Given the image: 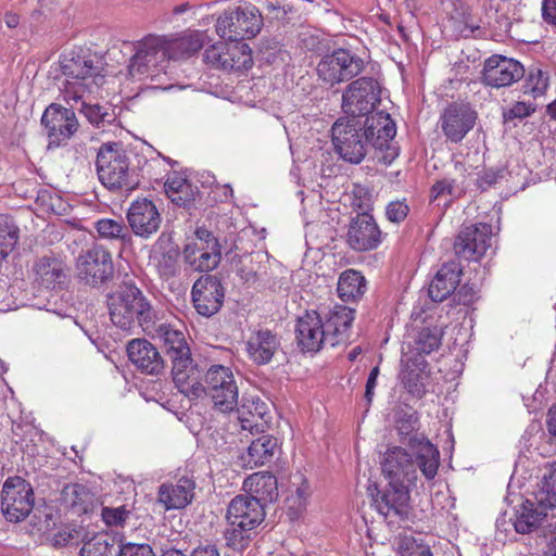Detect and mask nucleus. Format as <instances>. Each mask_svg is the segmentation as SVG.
Returning a JSON list of instances; mask_svg holds the SVG:
<instances>
[{
	"mask_svg": "<svg viewBox=\"0 0 556 556\" xmlns=\"http://www.w3.org/2000/svg\"><path fill=\"white\" fill-rule=\"evenodd\" d=\"M546 508L541 506L540 503L536 506L533 502L525 501L516 511L515 530L522 534L534 531L547 517L544 511Z\"/></svg>",
	"mask_w": 556,
	"mask_h": 556,
	"instance_id": "obj_37",
	"label": "nucleus"
},
{
	"mask_svg": "<svg viewBox=\"0 0 556 556\" xmlns=\"http://www.w3.org/2000/svg\"><path fill=\"white\" fill-rule=\"evenodd\" d=\"M352 205L359 211L358 214L369 213L374 205L372 192L367 187L355 186L353 189Z\"/></svg>",
	"mask_w": 556,
	"mask_h": 556,
	"instance_id": "obj_48",
	"label": "nucleus"
},
{
	"mask_svg": "<svg viewBox=\"0 0 556 556\" xmlns=\"http://www.w3.org/2000/svg\"><path fill=\"white\" fill-rule=\"evenodd\" d=\"M216 33L231 42H243L245 38L255 37L263 27V15L251 1L239 5H229L216 20Z\"/></svg>",
	"mask_w": 556,
	"mask_h": 556,
	"instance_id": "obj_8",
	"label": "nucleus"
},
{
	"mask_svg": "<svg viewBox=\"0 0 556 556\" xmlns=\"http://www.w3.org/2000/svg\"><path fill=\"white\" fill-rule=\"evenodd\" d=\"M94 228L102 239L116 240L124 245L131 242V233L122 218H101L94 223Z\"/></svg>",
	"mask_w": 556,
	"mask_h": 556,
	"instance_id": "obj_40",
	"label": "nucleus"
},
{
	"mask_svg": "<svg viewBox=\"0 0 556 556\" xmlns=\"http://www.w3.org/2000/svg\"><path fill=\"white\" fill-rule=\"evenodd\" d=\"M190 556H219V551L214 544H201L191 552Z\"/></svg>",
	"mask_w": 556,
	"mask_h": 556,
	"instance_id": "obj_64",
	"label": "nucleus"
},
{
	"mask_svg": "<svg viewBox=\"0 0 556 556\" xmlns=\"http://www.w3.org/2000/svg\"><path fill=\"white\" fill-rule=\"evenodd\" d=\"M87 98H89V96L79 99L77 103L79 106L76 109L85 115L90 124L96 127H105L115 121L116 115L112 109L100 104L87 103Z\"/></svg>",
	"mask_w": 556,
	"mask_h": 556,
	"instance_id": "obj_41",
	"label": "nucleus"
},
{
	"mask_svg": "<svg viewBox=\"0 0 556 556\" xmlns=\"http://www.w3.org/2000/svg\"><path fill=\"white\" fill-rule=\"evenodd\" d=\"M419 418L416 412H402L396 420L397 432L404 444L416 455L422 475L431 480L437 476L440 454L438 448L422 434L417 433Z\"/></svg>",
	"mask_w": 556,
	"mask_h": 556,
	"instance_id": "obj_9",
	"label": "nucleus"
},
{
	"mask_svg": "<svg viewBox=\"0 0 556 556\" xmlns=\"http://www.w3.org/2000/svg\"><path fill=\"white\" fill-rule=\"evenodd\" d=\"M238 420L243 430L251 433L264 432L267 427V407L260 399H243L237 407Z\"/></svg>",
	"mask_w": 556,
	"mask_h": 556,
	"instance_id": "obj_31",
	"label": "nucleus"
},
{
	"mask_svg": "<svg viewBox=\"0 0 556 556\" xmlns=\"http://www.w3.org/2000/svg\"><path fill=\"white\" fill-rule=\"evenodd\" d=\"M263 15V23L276 21H285L287 15L292 11L287 0H254L253 2Z\"/></svg>",
	"mask_w": 556,
	"mask_h": 556,
	"instance_id": "obj_43",
	"label": "nucleus"
},
{
	"mask_svg": "<svg viewBox=\"0 0 556 556\" xmlns=\"http://www.w3.org/2000/svg\"><path fill=\"white\" fill-rule=\"evenodd\" d=\"M542 17L545 23L556 26V0L542 1Z\"/></svg>",
	"mask_w": 556,
	"mask_h": 556,
	"instance_id": "obj_60",
	"label": "nucleus"
},
{
	"mask_svg": "<svg viewBox=\"0 0 556 556\" xmlns=\"http://www.w3.org/2000/svg\"><path fill=\"white\" fill-rule=\"evenodd\" d=\"M462 273L460 264L456 261L443 264L429 286L431 300L442 302L451 295L459 285Z\"/></svg>",
	"mask_w": 556,
	"mask_h": 556,
	"instance_id": "obj_29",
	"label": "nucleus"
},
{
	"mask_svg": "<svg viewBox=\"0 0 556 556\" xmlns=\"http://www.w3.org/2000/svg\"><path fill=\"white\" fill-rule=\"evenodd\" d=\"M366 290L365 277L357 270L348 269L340 275L338 281V295L343 301H355Z\"/></svg>",
	"mask_w": 556,
	"mask_h": 556,
	"instance_id": "obj_38",
	"label": "nucleus"
},
{
	"mask_svg": "<svg viewBox=\"0 0 556 556\" xmlns=\"http://www.w3.org/2000/svg\"><path fill=\"white\" fill-rule=\"evenodd\" d=\"M117 552V556H155L151 546L148 544H118Z\"/></svg>",
	"mask_w": 556,
	"mask_h": 556,
	"instance_id": "obj_54",
	"label": "nucleus"
},
{
	"mask_svg": "<svg viewBox=\"0 0 556 556\" xmlns=\"http://www.w3.org/2000/svg\"><path fill=\"white\" fill-rule=\"evenodd\" d=\"M194 489V481L182 477L175 484L163 483L159 488L157 500L166 510L181 509L193 500Z\"/></svg>",
	"mask_w": 556,
	"mask_h": 556,
	"instance_id": "obj_28",
	"label": "nucleus"
},
{
	"mask_svg": "<svg viewBox=\"0 0 556 556\" xmlns=\"http://www.w3.org/2000/svg\"><path fill=\"white\" fill-rule=\"evenodd\" d=\"M414 456H416L414 454ZM381 468L384 476L390 481H406L413 483L417 479L418 459L401 446H393L386 451L381 462Z\"/></svg>",
	"mask_w": 556,
	"mask_h": 556,
	"instance_id": "obj_22",
	"label": "nucleus"
},
{
	"mask_svg": "<svg viewBox=\"0 0 556 556\" xmlns=\"http://www.w3.org/2000/svg\"><path fill=\"white\" fill-rule=\"evenodd\" d=\"M204 62L223 71L242 72L252 67L251 49L244 42H218L204 52Z\"/></svg>",
	"mask_w": 556,
	"mask_h": 556,
	"instance_id": "obj_14",
	"label": "nucleus"
},
{
	"mask_svg": "<svg viewBox=\"0 0 556 556\" xmlns=\"http://www.w3.org/2000/svg\"><path fill=\"white\" fill-rule=\"evenodd\" d=\"M476 298V290L473 287L464 285L453 295V301L462 305H470Z\"/></svg>",
	"mask_w": 556,
	"mask_h": 556,
	"instance_id": "obj_58",
	"label": "nucleus"
},
{
	"mask_svg": "<svg viewBox=\"0 0 556 556\" xmlns=\"http://www.w3.org/2000/svg\"><path fill=\"white\" fill-rule=\"evenodd\" d=\"M34 502L29 482L18 476L5 480L1 490V511L8 521H23L31 513Z\"/></svg>",
	"mask_w": 556,
	"mask_h": 556,
	"instance_id": "obj_12",
	"label": "nucleus"
},
{
	"mask_svg": "<svg viewBox=\"0 0 556 556\" xmlns=\"http://www.w3.org/2000/svg\"><path fill=\"white\" fill-rule=\"evenodd\" d=\"M208 36L204 31L189 30L175 38H166V50L169 60H180L193 55L198 52Z\"/></svg>",
	"mask_w": 556,
	"mask_h": 556,
	"instance_id": "obj_30",
	"label": "nucleus"
},
{
	"mask_svg": "<svg viewBox=\"0 0 556 556\" xmlns=\"http://www.w3.org/2000/svg\"><path fill=\"white\" fill-rule=\"evenodd\" d=\"M72 109L63 108L60 104L52 103L41 116V125L48 137L49 148L60 147L67 142L78 129V121Z\"/></svg>",
	"mask_w": 556,
	"mask_h": 556,
	"instance_id": "obj_15",
	"label": "nucleus"
},
{
	"mask_svg": "<svg viewBox=\"0 0 556 556\" xmlns=\"http://www.w3.org/2000/svg\"><path fill=\"white\" fill-rule=\"evenodd\" d=\"M175 191L187 193V191H190V185L184 178L167 179V181L165 182L166 194H169Z\"/></svg>",
	"mask_w": 556,
	"mask_h": 556,
	"instance_id": "obj_62",
	"label": "nucleus"
},
{
	"mask_svg": "<svg viewBox=\"0 0 556 556\" xmlns=\"http://www.w3.org/2000/svg\"><path fill=\"white\" fill-rule=\"evenodd\" d=\"M455 195L454 181L448 179H442L437 181L431 188V198L437 200L443 195Z\"/></svg>",
	"mask_w": 556,
	"mask_h": 556,
	"instance_id": "obj_57",
	"label": "nucleus"
},
{
	"mask_svg": "<svg viewBox=\"0 0 556 556\" xmlns=\"http://www.w3.org/2000/svg\"><path fill=\"white\" fill-rule=\"evenodd\" d=\"M333 55L338 63L343 81L351 80L359 75L365 68L364 60L350 50L337 49L333 51Z\"/></svg>",
	"mask_w": 556,
	"mask_h": 556,
	"instance_id": "obj_42",
	"label": "nucleus"
},
{
	"mask_svg": "<svg viewBox=\"0 0 556 556\" xmlns=\"http://www.w3.org/2000/svg\"><path fill=\"white\" fill-rule=\"evenodd\" d=\"M336 152L346 162L359 164L368 152L375 150V157L383 164H391L399 155L393 141L396 127L390 114L380 111L362 119L339 118L331 128Z\"/></svg>",
	"mask_w": 556,
	"mask_h": 556,
	"instance_id": "obj_1",
	"label": "nucleus"
},
{
	"mask_svg": "<svg viewBox=\"0 0 556 556\" xmlns=\"http://www.w3.org/2000/svg\"><path fill=\"white\" fill-rule=\"evenodd\" d=\"M184 261L195 271H210L220 262V248L210 249L201 242H189L182 251Z\"/></svg>",
	"mask_w": 556,
	"mask_h": 556,
	"instance_id": "obj_32",
	"label": "nucleus"
},
{
	"mask_svg": "<svg viewBox=\"0 0 556 556\" xmlns=\"http://www.w3.org/2000/svg\"><path fill=\"white\" fill-rule=\"evenodd\" d=\"M377 510L389 522L405 520L409 514V492L403 481H389L388 486L374 498Z\"/></svg>",
	"mask_w": 556,
	"mask_h": 556,
	"instance_id": "obj_18",
	"label": "nucleus"
},
{
	"mask_svg": "<svg viewBox=\"0 0 556 556\" xmlns=\"http://www.w3.org/2000/svg\"><path fill=\"white\" fill-rule=\"evenodd\" d=\"M548 533L545 534L547 540V548L544 556H556V519L547 523Z\"/></svg>",
	"mask_w": 556,
	"mask_h": 556,
	"instance_id": "obj_61",
	"label": "nucleus"
},
{
	"mask_svg": "<svg viewBox=\"0 0 556 556\" xmlns=\"http://www.w3.org/2000/svg\"><path fill=\"white\" fill-rule=\"evenodd\" d=\"M382 241V231L369 213L357 214L349 224L348 245L356 252L375 250Z\"/></svg>",
	"mask_w": 556,
	"mask_h": 556,
	"instance_id": "obj_21",
	"label": "nucleus"
},
{
	"mask_svg": "<svg viewBox=\"0 0 556 556\" xmlns=\"http://www.w3.org/2000/svg\"><path fill=\"white\" fill-rule=\"evenodd\" d=\"M535 111V108L526 102H516L510 109L504 111L503 118L505 122L513 121L515 118H523L530 116Z\"/></svg>",
	"mask_w": 556,
	"mask_h": 556,
	"instance_id": "obj_55",
	"label": "nucleus"
},
{
	"mask_svg": "<svg viewBox=\"0 0 556 556\" xmlns=\"http://www.w3.org/2000/svg\"><path fill=\"white\" fill-rule=\"evenodd\" d=\"M135 50L128 65V72L132 77L148 74L153 70H163L168 62L166 37L148 36L136 43Z\"/></svg>",
	"mask_w": 556,
	"mask_h": 556,
	"instance_id": "obj_13",
	"label": "nucleus"
},
{
	"mask_svg": "<svg viewBox=\"0 0 556 556\" xmlns=\"http://www.w3.org/2000/svg\"><path fill=\"white\" fill-rule=\"evenodd\" d=\"M243 488L250 494L249 497L256 500L263 507L278 498L277 479L267 471L249 476L243 482Z\"/></svg>",
	"mask_w": 556,
	"mask_h": 556,
	"instance_id": "obj_33",
	"label": "nucleus"
},
{
	"mask_svg": "<svg viewBox=\"0 0 556 556\" xmlns=\"http://www.w3.org/2000/svg\"><path fill=\"white\" fill-rule=\"evenodd\" d=\"M191 295L195 311L204 317H211L220 311L225 290L216 276L204 275L193 283Z\"/></svg>",
	"mask_w": 556,
	"mask_h": 556,
	"instance_id": "obj_20",
	"label": "nucleus"
},
{
	"mask_svg": "<svg viewBox=\"0 0 556 556\" xmlns=\"http://www.w3.org/2000/svg\"><path fill=\"white\" fill-rule=\"evenodd\" d=\"M280 338L276 332L269 329H258L254 331L247 342L248 354L256 365L270 363L274 355L280 351Z\"/></svg>",
	"mask_w": 556,
	"mask_h": 556,
	"instance_id": "obj_27",
	"label": "nucleus"
},
{
	"mask_svg": "<svg viewBox=\"0 0 556 556\" xmlns=\"http://www.w3.org/2000/svg\"><path fill=\"white\" fill-rule=\"evenodd\" d=\"M316 71L319 79L330 87L343 81L333 52L323 56Z\"/></svg>",
	"mask_w": 556,
	"mask_h": 556,
	"instance_id": "obj_46",
	"label": "nucleus"
},
{
	"mask_svg": "<svg viewBox=\"0 0 556 556\" xmlns=\"http://www.w3.org/2000/svg\"><path fill=\"white\" fill-rule=\"evenodd\" d=\"M127 222L136 236L148 239L160 229L162 217L155 204L142 198L130 204Z\"/></svg>",
	"mask_w": 556,
	"mask_h": 556,
	"instance_id": "obj_23",
	"label": "nucleus"
},
{
	"mask_svg": "<svg viewBox=\"0 0 556 556\" xmlns=\"http://www.w3.org/2000/svg\"><path fill=\"white\" fill-rule=\"evenodd\" d=\"M401 556H432L428 545L417 543L413 538H405L401 543Z\"/></svg>",
	"mask_w": 556,
	"mask_h": 556,
	"instance_id": "obj_50",
	"label": "nucleus"
},
{
	"mask_svg": "<svg viewBox=\"0 0 556 556\" xmlns=\"http://www.w3.org/2000/svg\"><path fill=\"white\" fill-rule=\"evenodd\" d=\"M492 227L480 223L463 226L454 240L455 254L467 261L482 257L491 247Z\"/></svg>",
	"mask_w": 556,
	"mask_h": 556,
	"instance_id": "obj_16",
	"label": "nucleus"
},
{
	"mask_svg": "<svg viewBox=\"0 0 556 556\" xmlns=\"http://www.w3.org/2000/svg\"><path fill=\"white\" fill-rule=\"evenodd\" d=\"M118 542L108 533H98L84 542L80 556H117Z\"/></svg>",
	"mask_w": 556,
	"mask_h": 556,
	"instance_id": "obj_39",
	"label": "nucleus"
},
{
	"mask_svg": "<svg viewBox=\"0 0 556 556\" xmlns=\"http://www.w3.org/2000/svg\"><path fill=\"white\" fill-rule=\"evenodd\" d=\"M295 339L302 352H318L324 343H329V337L325 329L320 315L315 312H306L298 318Z\"/></svg>",
	"mask_w": 556,
	"mask_h": 556,
	"instance_id": "obj_24",
	"label": "nucleus"
},
{
	"mask_svg": "<svg viewBox=\"0 0 556 556\" xmlns=\"http://www.w3.org/2000/svg\"><path fill=\"white\" fill-rule=\"evenodd\" d=\"M354 309L342 305H336L328 312L324 326L331 346L346 339V333L354 320Z\"/></svg>",
	"mask_w": 556,
	"mask_h": 556,
	"instance_id": "obj_34",
	"label": "nucleus"
},
{
	"mask_svg": "<svg viewBox=\"0 0 556 556\" xmlns=\"http://www.w3.org/2000/svg\"><path fill=\"white\" fill-rule=\"evenodd\" d=\"M427 366V361L420 355L402 361L399 378L407 392L418 399L426 394V388L421 379Z\"/></svg>",
	"mask_w": 556,
	"mask_h": 556,
	"instance_id": "obj_35",
	"label": "nucleus"
},
{
	"mask_svg": "<svg viewBox=\"0 0 556 556\" xmlns=\"http://www.w3.org/2000/svg\"><path fill=\"white\" fill-rule=\"evenodd\" d=\"M378 375H379V368L376 366L370 370L367 382H366L365 399L368 404H370L372 401L374 390L377 384Z\"/></svg>",
	"mask_w": 556,
	"mask_h": 556,
	"instance_id": "obj_63",
	"label": "nucleus"
},
{
	"mask_svg": "<svg viewBox=\"0 0 556 556\" xmlns=\"http://www.w3.org/2000/svg\"><path fill=\"white\" fill-rule=\"evenodd\" d=\"M35 282L45 289L54 290L65 286L67 270L64 263L55 256H41L34 262Z\"/></svg>",
	"mask_w": 556,
	"mask_h": 556,
	"instance_id": "obj_26",
	"label": "nucleus"
},
{
	"mask_svg": "<svg viewBox=\"0 0 556 556\" xmlns=\"http://www.w3.org/2000/svg\"><path fill=\"white\" fill-rule=\"evenodd\" d=\"M523 88L525 93L534 98L543 96L548 88V75L539 67L530 68Z\"/></svg>",
	"mask_w": 556,
	"mask_h": 556,
	"instance_id": "obj_47",
	"label": "nucleus"
},
{
	"mask_svg": "<svg viewBox=\"0 0 556 556\" xmlns=\"http://www.w3.org/2000/svg\"><path fill=\"white\" fill-rule=\"evenodd\" d=\"M75 267L77 279L90 287L106 283L114 273L111 253L100 244L83 250L76 258Z\"/></svg>",
	"mask_w": 556,
	"mask_h": 556,
	"instance_id": "obj_11",
	"label": "nucleus"
},
{
	"mask_svg": "<svg viewBox=\"0 0 556 556\" xmlns=\"http://www.w3.org/2000/svg\"><path fill=\"white\" fill-rule=\"evenodd\" d=\"M78 536H79V531H77L75 529L71 530L68 528H65V529L58 531L53 535L52 543L56 547L73 545V544L77 543V541H74V540H77Z\"/></svg>",
	"mask_w": 556,
	"mask_h": 556,
	"instance_id": "obj_56",
	"label": "nucleus"
},
{
	"mask_svg": "<svg viewBox=\"0 0 556 556\" xmlns=\"http://www.w3.org/2000/svg\"><path fill=\"white\" fill-rule=\"evenodd\" d=\"M162 342L164 354L172 363V377L175 386L184 383L190 374H197V365L191 358V351L182 331L174 329L170 325L153 320L151 331H146Z\"/></svg>",
	"mask_w": 556,
	"mask_h": 556,
	"instance_id": "obj_7",
	"label": "nucleus"
},
{
	"mask_svg": "<svg viewBox=\"0 0 556 556\" xmlns=\"http://www.w3.org/2000/svg\"><path fill=\"white\" fill-rule=\"evenodd\" d=\"M409 212V206L404 201H392L387 205L386 216L391 223L403 222Z\"/></svg>",
	"mask_w": 556,
	"mask_h": 556,
	"instance_id": "obj_51",
	"label": "nucleus"
},
{
	"mask_svg": "<svg viewBox=\"0 0 556 556\" xmlns=\"http://www.w3.org/2000/svg\"><path fill=\"white\" fill-rule=\"evenodd\" d=\"M477 112L467 103H451L440 116V127L446 140L458 143L473 128Z\"/></svg>",
	"mask_w": 556,
	"mask_h": 556,
	"instance_id": "obj_17",
	"label": "nucleus"
},
{
	"mask_svg": "<svg viewBox=\"0 0 556 556\" xmlns=\"http://www.w3.org/2000/svg\"><path fill=\"white\" fill-rule=\"evenodd\" d=\"M200 381V371L185 379L176 388L190 400L203 395L210 397L213 407L220 413H230L238 406V386L229 367L212 365Z\"/></svg>",
	"mask_w": 556,
	"mask_h": 556,
	"instance_id": "obj_2",
	"label": "nucleus"
},
{
	"mask_svg": "<svg viewBox=\"0 0 556 556\" xmlns=\"http://www.w3.org/2000/svg\"><path fill=\"white\" fill-rule=\"evenodd\" d=\"M381 100V87L372 77H361L350 83L342 93L344 118L361 119L369 117Z\"/></svg>",
	"mask_w": 556,
	"mask_h": 556,
	"instance_id": "obj_10",
	"label": "nucleus"
},
{
	"mask_svg": "<svg viewBox=\"0 0 556 556\" xmlns=\"http://www.w3.org/2000/svg\"><path fill=\"white\" fill-rule=\"evenodd\" d=\"M536 496L541 506L556 507V463L552 464L543 475Z\"/></svg>",
	"mask_w": 556,
	"mask_h": 556,
	"instance_id": "obj_44",
	"label": "nucleus"
},
{
	"mask_svg": "<svg viewBox=\"0 0 556 556\" xmlns=\"http://www.w3.org/2000/svg\"><path fill=\"white\" fill-rule=\"evenodd\" d=\"M97 173L101 184L111 191H131L139 185L136 170L121 143H103L97 154Z\"/></svg>",
	"mask_w": 556,
	"mask_h": 556,
	"instance_id": "obj_5",
	"label": "nucleus"
},
{
	"mask_svg": "<svg viewBox=\"0 0 556 556\" xmlns=\"http://www.w3.org/2000/svg\"><path fill=\"white\" fill-rule=\"evenodd\" d=\"M156 269L162 278L170 279L178 271L177 261L169 254H162L157 260Z\"/></svg>",
	"mask_w": 556,
	"mask_h": 556,
	"instance_id": "obj_52",
	"label": "nucleus"
},
{
	"mask_svg": "<svg viewBox=\"0 0 556 556\" xmlns=\"http://www.w3.org/2000/svg\"><path fill=\"white\" fill-rule=\"evenodd\" d=\"M127 355L141 372L159 376L165 371V361L157 349L146 339H134L127 344Z\"/></svg>",
	"mask_w": 556,
	"mask_h": 556,
	"instance_id": "obj_25",
	"label": "nucleus"
},
{
	"mask_svg": "<svg viewBox=\"0 0 556 556\" xmlns=\"http://www.w3.org/2000/svg\"><path fill=\"white\" fill-rule=\"evenodd\" d=\"M112 323L121 329H130L137 321L143 331H151L155 311L141 290L132 283H124L108 296Z\"/></svg>",
	"mask_w": 556,
	"mask_h": 556,
	"instance_id": "obj_4",
	"label": "nucleus"
},
{
	"mask_svg": "<svg viewBox=\"0 0 556 556\" xmlns=\"http://www.w3.org/2000/svg\"><path fill=\"white\" fill-rule=\"evenodd\" d=\"M525 73L520 62L495 54L484 61L481 81L492 88H503L519 81Z\"/></svg>",
	"mask_w": 556,
	"mask_h": 556,
	"instance_id": "obj_19",
	"label": "nucleus"
},
{
	"mask_svg": "<svg viewBox=\"0 0 556 556\" xmlns=\"http://www.w3.org/2000/svg\"><path fill=\"white\" fill-rule=\"evenodd\" d=\"M129 511L125 507L115 508L104 507L102 509V519L108 526H121L128 517Z\"/></svg>",
	"mask_w": 556,
	"mask_h": 556,
	"instance_id": "obj_53",
	"label": "nucleus"
},
{
	"mask_svg": "<svg viewBox=\"0 0 556 556\" xmlns=\"http://www.w3.org/2000/svg\"><path fill=\"white\" fill-rule=\"evenodd\" d=\"M63 495L65 501L72 506L77 507L78 509L86 510V498L88 497V492L84 485L80 484H70L66 485L63 490Z\"/></svg>",
	"mask_w": 556,
	"mask_h": 556,
	"instance_id": "obj_49",
	"label": "nucleus"
},
{
	"mask_svg": "<svg viewBox=\"0 0 556 556\" xmlns=\"http://www.w3.org/2000/svg\"><path fill=\"white\" fill-rule=\"evenodd\" d=\"M442 329L440 327L422 328L415 340V349L419 354H430L438 350L442 341Z\"/></svg>",
	"mask_w": 556,
	"mask_h": 556,
	"instance_id": "obj_45",
	"label": "nucleus"
},
{
	"mask_svg": "<svg viewBox=\"0 0 556 556\" xmlns=\"http://www.w3.org/2000/svg\"><path fill=\"white\" fill-rule=\"evenodd\" d=\"M61 70L65 76L61 91L68 104L71 101L78 103L79 99L94 93L104 84L102 64L90 55H63Z\"/></svg>",
	"mask_w": 556,
	"mask_h": 556,
	"instance_id": "obj_3",
	"label": "nucleus"
},
{
	"mask_svg": "<svg viewBox=\"0 0 556 556\" xmlns=\"http://www.w3.org/2000/svg\"><path fill=\"white\" fill-rule=\"evenodd\" d=\"M193 242H201L203 247H207L210 249L220 248L218 240L213 236L211 231L205 228H199L195 231V240Z\"/></svg>",
	"mask_w": 556,
	"mask_h": 556,
	"instance_id": "obj_59",
	"label": "nucleus"
},
{
	"mask_svg": "<svg viewBox=\"0 0 556 556\" xmlns=\"http://www.w3.org/2000/svg\"><path fill=\"white\" fill-rule=\"evenodd\" d=\"M278 448V440L269 434L253 440L242 457L244 465L250 468L260 467L269 463Z\"/></svg>",
	"mask_w": 556,
	"mask_h": 556,
	"instance_id": "obj_36",
	"label": "nucleus"
},
{
	"mask_svg": "<svg viewBox=\"0 0 556 556\" xmlns=\"http://www.w3.org/2000/svg\"><path fill=\"white\" fill-rule=\"evenodd\" d=\"M265 517L262 504L248 495H238L228 505L226 518L229 527L226 529L227 545L233 549H243L248 545L251 531Z\"/></svg>",
	"mask_w": 556,
	"mask_h": 556,
	"instance_id": "obj_6",
	"label": "nucleus"
}]
</instances>
